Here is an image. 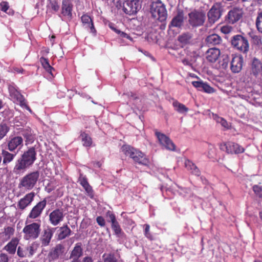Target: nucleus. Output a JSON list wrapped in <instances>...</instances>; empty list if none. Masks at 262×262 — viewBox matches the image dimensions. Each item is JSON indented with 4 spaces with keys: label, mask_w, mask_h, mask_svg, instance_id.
<instances>
[{
    "label": "nucleus",
    "mask_w": 262,
    "mask_h": 262,
    "mask_svg": "<svg viewBox=\"0 0 262 262\" xmlns=\"http://www.w3.org/2000/svg\"><path fill=\"white\" fill-rule=\"evenodd\" d=\"M36 151L34 147L29 148L25 151L21 157L16 161L13 168L15 174H19L26 171L31 166L36 160Z\"/></svg>",
    "instance_id": "nucleus-1"
},
{
    "label": "nucleus",
    "mask_w": 262,
    "mask_h": 262,
    "mask_svg": "<svg viewBox=\"0 0 262 262\" xmlns=\"http://www.w3.org/2000/svg\"><path fill=\"white\" fill-rule=\"evenodd\" d=\"M40 172L38 170L28 173L19 180L18 188L25 192L33 189L39 180Z\"/></svg>",
    "instance_id": "nucleus-2"
},
{
    "label": "nucleus",
    "mask_w": 262,
    "mask_h": 262,
    "mask_svg": "<svg viewBox=\"0 0 262 262\" xmlns=\"http://www.w3.org/2000/svg\"><path fill=\"white\" fill-rule=\"evenodd\" d=\"M121 149L123 154L132 159L135 163L144 166H148L149 164V159L141 151L129 145H123Z\"/></svg>",
    "instance_id": "nucleus-3"
},
{
    "label": "nucleus",
    "mask_w": 262,
    "mask_h": 262,
    "mask_svg": "<svg viewBox=\"0 0 262 262\" xmlns=\"http://www.w3.org/2000/svg\"><path fill=\"white\" fill-rule=\"evenodd\" d=\"M40 221L26 225L23 229L24 238L26 240H34L37 239L40 234Z\"/></svg>",
    "instance_id": "nucleus-4"
},
{
    "label": "nucleus",
    "mask_w": 262,
    "mask_h": 262,
    "mask_svg": "<svg viewBox=\"0 0 262 262\" xmlns=\"http://www.w3.org/2000/svg\"><path fill=\"white\" fill-rule=\"evenodd\" d=\"M150 12L156 21L162 23L160 27L164 25V3L161 0H155L150 5Z\"/></svg>",
    "instance_id": "nucleus-5"
},
{
    "label": "nucleus",
    "mask_w": 262,
    "mask_h": 262,
    "mask_svg": "<svg viewBox=\"0 0 262 262\" xmlns=\"http://www.w3.org/2000/svg\"><path fill=\"white\" fill-rule=\"evenodd\" d=\"M231 45L238 51L243 53H247L249 51V45L246 37L241 35H236L232 37Z\"/></svg>",
    "instance_id": "nucleus-6"
},
{
    "label": "nucleus",
    "mask_w": 262,
    "mask_h": 262,
    "mask_svg": "<svg viewBox=\"0 0 262 262\" xmlns=\"http://www.w3.org/2000/svg\"><path fill=\"white\" fill-rule=\"evenodd\" d=\"M205 19V13L201 11L194 10L188 14V23L192 27L202 26Z\"/></svg>",
    "instance_id": "nucleus-7"
},
{
    "label": "nucleus",
    "mask_w": 262,
    "mask_h": 262,
    "mask_svg": "<svg viewBox=\"0 0 262 262\" xmlns=\"http://www.w3.org/2000/svg\"><path fill=\"white\" fill-rule=\"evenodd\" d=\"M141 8V3L139 0H130L123 2V10L129 15L136 14Z\"/></svg>",
    "instance_id": "nucleus-8"
},
{
    "label": "nucleus",
    "mask_w": 262,
    "mask_h": 262,
    "mask_svg": "<svg viewBox=\"0 0 262 262\" xmlns=\"http://www.w3.org/2000/svg\"><path fill=\"white\" fill-rule=\"evenodd\" d=\"M222 9L221 3H216L213 4L207 13L208 20L210 23L214 24L221 17Z\"/></svg>",
    "instance_id": "nucleus-9"
},
{
    "label": "nucleus",
    "mask_w": 262,
    "mask_h": 262,
    "mask_svg": "<svg viewBox=\"0 0 262 262\" xmlns=\"http://www.w3.org/2000/svg\"><path fill=\"white\" fill-rule=\"evenodd\" d=\"M46 205L47 200L46 198L37 203L36 205L32 208L30 213L28 215L26 222L29 219L34 220L39 217L42 214V212Z\"/></svg>",
    "instance_id": "nucleus-10"
},
{
    "label": "nucleus",
    "mask_w": 262,
    "mask_h": 262,
    "mask_svg": "<svg viewBox=\"0 0 262 262\" xmlns=\"http://www.w3.org/2000/svg\"><path fill=\"white\" fill-rule=\"evenodd\" d=\"M65 247L61 244H57L50 249L48 254V259L50 262L57 260L61 257L64 253Z\"/></svg>",
    "instance_id": "nucleus-11"
},
{
    "label": "nucleus",
    "mask_w": 262,
    "mask_h": 262,
    "mask_svg": "<svg viewBox=\"0 0 262 262\" xmlns=\"http://www.w3.org/2000/svg\"><path fill=\"white\" fill-rule=\"evenodd\" d=\"M23 139L20 136H11L7 141V149L13 152L15 149H20L23 146Z\"/></svg>",
    "instance_id": "nucleus-12"
},
{
    "label": "nucleus",
    "mask_w": 262,
    "mask_h": 262,
    "mask_svg": "<svg viewBox=\"0 0 262 262\" xmlns=\"http://www.w3.org/2000/svg\"><path fill=\"white\" fill-rule=\"evenodd\" d=\"M57 228H47L44 229L40 237L41 246L47 247L49 245L54 232Z\"/></svg>",
    "instance_id": "nucleus-13"
},
{
    "label": "nucleus",
    "mask_w": 262,
    "mask_h": 262,
    "mask_svg": "<svg viewBox=\"0 0 262 262\" xmlns=\"http://www.w3.org/2000/svg\"><path fill=\"white\" fill-rule=\"evenodd\" d=\"M35 196V193L33 191L27 193L18 202L17 204V208L20 210L25 209L33 201Z\"/></svg>",
    "instance_id": "nucleus-14"
},
{
    "label": "nucleus",
    "mask_w": 262,
    "mask_h": 262,
    "mask_svg": "<svg viewBox=\"0 0 262 262\" xmlns=\"http://www.w3.org/2000/svg\"><path fill=\"white\" fill-rule=\"evenodd\" d=\"M50 223L53 226L58 225L63 220L64 215L62 209H56L49 214Z\"/></svg>",
    "instance_id": "nucleus-15"
},
{
    "label": "nucleus",
    "mask_w": 262,
    "mask_h": 262,
    "mask_svg": "<svg viewBox=\"0 0 262 262\" xmlns=\"http://www.w3.org/2000/svg\"><path fill=\"white\" fill-rule=\"evenodd\" d=\"M178 40L183 46L192 45L196 42L193 34L190 32H184L179 35Z\"/></svg>",
    "instance_id": "nucleus-16"
},
{
    "label": "nucleus",
    "mask_w": 262,
    "mask_h": 262,
    "mask_svg": "<svg viewBox=\"0 0 262 262\" xmlns=\"http://www.w3.org/2000/svg\"><path fill=\"white\" fill-rule=\"evenodd\" d=\"M73 5L71 0H62L61 13L70 20L73 17Z\"/></svg>",
    "instance_id": "nucleus-17"
},
{
    "label": "nucleus",
    "mask_w": 262,
    "mask_h": 262,
    "mask_svg": "<svg viewBox=\"0 0 262 262\" xmlns=\"http://www.w3.org/2000/svg\"><path fill=\"white\" fill-rule=\"evenodd\" d=\"M232 58L231 61V70L234 73H239L242 69L243 65V57L242 55H232Z\"/></svg>",
    "instance_id": "nucleus-18"
},
{
    "label": "nucleus",
    "mask_w": 262,
    "mask_h": 262,
    "mask_svg": "<svg viewBox=\"0 0 262 262\" xmlns=\"http://www.w3.org/2000/svg\"><path fill=\"white\" fill-rule=\"evenodd\" d=\"M78 182L82 186L85 190L86 194L91 199L94 198V192L92 187L90 185L88 182V179L85 176H83L80 173L78 178Z\"/></svg>",
    "instance_id": "nucleus-19"
},
{
    "label": "nucleus",
    "mask_w": 262,
    "mask_h": 262,
    "mask_svg": "<svg viewBox=\"0 0 262 262\" xmlns=\"http://www.w3.org/2000/svg\"><path fill=\"white\" fill-rule=\"evenodd\" d=\"M20 239L17 237H12L11 240L3 247V249L10 255H14L19 245Z\"/></svg>",
    "instance_id": "nucleus-20"
},
{
    "label": "nucleus",
    "mask_w": 262,
    "mask_h": 262,
    "mask_svg": "<svg viewBox=\"0 0 262 262\" xmlns=\"http://www.w3.org/2000/svg\"><path fill=\"white\" fill-rule=\"evenodd\" d=\"M224 146L226 148V150L228 154H238L243 153L245 151V149L239 144L232 142H228L224 144Z\"/></svg>",
    "instance_id": "nucleus-21"
},
{
    "label": "nucleus",
    "mask_w": 262,
    "mask_h": 262,
    "mask_svg": "<svg viewBox=\"0 0 262 262\" xmlns=\"http://www.w3.org/2000/svg\"><path fill=\"white\" fill-rule=\"evenodd\" d=\"M242 14L241 11L236 8H234L228 13L226 17V21L229 24H233L241 18Z\"/></svg>",
    "instance_id": "nucleus-22"
},
{
    "label": "nucleus",
    "mask_w": 262,
    "mask_h": 262,
    "mask_svg": "<svg viewBox=\"0 0 262 262\" xmlns=\"http://www.w3.org/2000/svg\"><path fill=\"white\" fill-rule=\"evenodd\" d=\"M81 20L83 26L85 29H90V32L94 35H96L97 31L95 28L93 20L91 17L88 14H83L81 17Z\"/></svg>",
    "instance_id": "nucleus-23"
},
{
    "label": "nucleus",
    "mask_w": 262,
    "mask_h": 262,
    "mask_svg": "<svg viewBox=\"0 0 262 262\" xmlns=\"http://www.w3.org/2000/svg\"><path fill=\"white\" fill-rule=\"evenodd\" d=\"M184 13L182 11H179L176 16H174L170 23L169 26L170 29L168 30V33H170L171 31V28L178 27L180 28L183 25L184 23Z\"/></svg>",
    "instance_id": "nucleus-24"
},
{
    "label": "nucleus",
    "mask_w": 262,
    "mask_h": 262,
    "mask_svg": "<svg viewBox=\"0 0 262 262\" xmlns=\"http://www.w3.org/2000/svg\"><path fill=\"white\" fill-rule=\"evenodd\" d=\"M251 74L257 77L262 75V60H260L254 58L252 60L251 68Z\"/></svg>",
    "instance_id": "nucleus-25"
},
{
    "label": "nucleus",
    "mask_w": 262,
    "mask_h": 262,
    "mask_svg": "<svg viewBox=\"0 0 262 262\" xmlns=\"http://www.w3.org/2000/svg\"><path fill=\"white\" fill-rule=\"evenodd\" d=\"M220 50L216 48L209 49L206 52V59L210 62H215L220 55Z\"/></svg>",
    "instance_id": "nucleus-26"
},
{
    "label": "nucleus",
    "mask_w": 262,
    "mask_h": 262,
    "mask_svg": "<svg viewBox=\"0 0 262 262\" xmlns=\"http://www.w3.org/2000/svg\"><path fill=\"white\" fill-rule=\"evenodd\" d=\"M82 244L77 243L75 244L73 249L71 251L70 254V259H79L83 255V249L82 248Z\"/></svg>",
    "instance_id": "nucleus-27"
},
{
    "label": "nucleus",
    "mask_w": 262,
    "mask_h": 262,
    "mask_svg": "<svg viewBox=\"0 0 262 262\" xmlns=\"http://www.w3.org/2000/svg\"><path fill=\"white\" fill-rule=\"evenodd\" d=\"M14 232L15 229L13 227L11 226L4 227L3 231L0 233L3 242H5L10 239L11 237L13 236Z\"/></svg>",
    "instance_id": "nucleus-28"
},
{
    "label": "nucleus",
    "mask_w": 262,
    "mask_h": 262,
    "mask_svg": "<svg viewBox=\"0 0 262 262\" xmlns=\"http://www.w3.org/2000/svg\"><path fill=\"white\" fill-rule=\"evenodd\" d=\"M58 232L57 239L62 240L69 237L71 235L72 231L67 225H64L59 228Z\"/></svg>",
    "instance_id": "nucleus-29"
},
{
    "label": "nucleus",
    "mask_w": 262,
    "mask_h": 262,
    "mask_svg": "<svg viewBox=\"0 0 262 262\" xmlns=\"http://www.w3.org/2000/svg\"><path fill=\"white\" fill-rule=\"evenodd\" d=\"M222 41V38L216 34H211L205 39V42L208 46L219 45L221 43Z\"/></svg>",
    "instance_id": "nucleus-30"
},
{
    "label": "nucleus",
    "mask_w": 262,
    "mask_h": 262,
    "mask_svg": "<svg viewBox=\"0 0 262 262\" xmlns=\"http://www.w3.org/2000/svg\"><path fill=\"white\" fill-rule=\"evenodd\" d=\"M80 138L83 146L90 147L92 145L93 140L92 138L85 132H81Z\"/></svg>",
    "instance_id": "nucleus-31"
},
{
    "label": "nucleus",
    "mask_w": 262,
    "mask_h": 262,
    "mask_svg": "<svg viewBox=\"0 0 262 262\" xmlns=\"http://www.w3.org/2000/svg\"><path fill=\"white\" fill-rule=\"evenodd\" d=\"M2 156L3 159V164L4 165H7L8 163L12 162L14 159L16 154L10 153L8 151L3 149L2 150Z\"/></svg>",
    "instance_id": "nucleus-32"
},
{
    "label": "nucleus",
    "mask_w": 262,
    "mask_h": 262,
    "mask_svg": "<svg viewBox=\"0 0 262 262\" xmlns=\"http://www.w3.org/2000/svg\"><path fill=\"white\" fill-rule=\"evenodd\" d=\"M185 165L186 168L189 170L195 176L200 175V171L196 165L189 160H186L185 161Z\"/></svg>",
    "instance_id": "nucleus-33"
},
{
    "label": "nucleus",
    "mask_w": 262,
    "mask_h": 262,
    "mask_svg": "<svg viewBox=\"0 0 262 262\" xmlns=\"http://www.w3.org/2000/svg\"><path fill=\"white\" fill-rule=\"evenodd\" d=\"M39 62L46 71L53 76L52 71H54V69L50 64L49 59L44 57H41L39 59Z\"/></svg>",
    "instance_id": "nucleus-34"
},
{
    "label": "nucleus",
    "mask_w": 262,
    "mask_h": 262,
    "mask_svg": "<svg viewBox=\"0 0 262 262\" xmlns=\"http://www.w3.org/2000/svg\"><path fill=\"white\" fill-rule=\"evenodd\" d=\"M111 227L115 234L119 237L123 236L125 234L117 221L111 224Z\"/></svg>",
    "instance_id": "nucleus-35"
},
{
    "label": "nucleus",
    "mask_w": 262,
    "mask_h": 262,
    "mask_svg": "<svg viewBox=\"0 0 262 262\" xmlns=\"http://www.w3.org/2000/svg\"><path fill=\"white\" fill-rule=\"evenodd\" d=\"M173 106L176 111L181 114L186 113L188 111V108L183 104L175 101L173 102Z\"/></svg>",
    "instance_id": "nucleus-36"
},
{
    "label": "nucleus",
    "mask_w": 262,
    "mask_h": 262,
    "mask_svg": "<svg viewBox=\"0 0 262 262\" xmlns=\"http://www.w3.org/2000/svg\"><path fill=\"white\" fill-rule=\"evenodd\" d=\"M165 148L170 151H176V146L173 141L165 135Z\"/></svg>",
    "instance_id": "nucleus-37"
},
{
    "label": "nucleus",
    "mask_w": 262,
    "mask_h": 262,
    "mask_svg": "<svg viewBox=\"0 0 262 262\" xmlns=\"http://www.w3.org/2000/svg\"><path fill=\"white\" fill-rule=\"evenodd\" d=\"M48 4L47 6V10H51L55 12H57L59 9V5L56 0H48Z\"/></svg>",
    "instance_id": "nucleus-38"
},
{
    "label": "nucleus",
    "mask_w": 262,
    "mask_h": 262,
    "mask_svg": "<svg viewBox=\"0 0 262 262\" xmlns=\"http://www.w3.org/2000/svg\"><path fill=\"white\" fill-rule=\"evenodd\" d=\"M15 100L19 103V104L21 107H25L30 113L32 112L31 109L27 104V100L22 94H21Z\"/></svg>",
    "instance_id": "nucleus-39"
},
{
    "label": "nucleus",
    "mask_w": 262,
    "mask_h": 262,
    "mask_svg": "<svg viewBox=\"0 0 262 262\" xmlns=\"http://www.w3.org/2000/svg\"><path fill=\"white\" fill-rule=\"evenodd\" d=\"M15 100L19 103V104L21 107H25L30 113L32 112L31 109L27 104V100L22 94H21Z\"/></svg>",
    "instance_id": "nucleus-40"
},
{
    "label": "nucleus",
    "mask_w": 262,
    "mask_h": 262,
    "mask_svg": "<svg viewBox=\"0 0 262 262\" xmlns=\"http://www.w3.org/2000/svg\"><path fill=\"white\" fill-rule=\"evenodd\" d=\"M9 127L6 123H1L0 124V139H3L6 136L9 131Z\"/></svg>",
    "instance_id": "nucleus-41"
},
{
    "label": "nucleus",
    "mask_w": 262,
    "mask_h": 262,
    "mask_svg": "<svg viewBox=\"0 0 262 262\" xmlns=\"http://www.w3.org/2000/svg\"><path fill=\"white\" fill-rule=\"evenodd\" d=\"M255 25L257 30L262 33V11L259 12L257 13L255 20Z\"/></svg>",
    "instance_id": "nucleus-42"
},
{
    "label": "nucleus",
    "mask_w": 262,
    "mask_h": 262,
    "mask_svg": "<svg viewBox=\"0 0 262 262\" xmlns=\"http://www.w3.org/2000/svg\"><path fill=\"white\" fill-rule=\"evenodd\" d=\"M103 262H118L114 254L110 253L108 254H104L102 256Z\"/></svg>",
    "instance_id": "nucleus-43"
},
{
    "label": "nucleus",
    "mask_w": 262,
    "mask_h": 262,
    "mask_svg": "<svg viewBox=\"0 0 262 262\" xmlns=\"http://www.w3.org/2000/svg\"><path fill=\"white\" fill-rule=\"evenodd\" d=\"M9 91L10 96L15 100L21 94L14 86L11 85L9 86Z\"/></svg>",
    "instance_id": "nucleus-44"
},
{
    "label": "nucleus",
    "mask_w": 262,
    "mask_h": 262,
    "mask_svg": "<svg viewBox=\"0 0 262 262\" xmlns=\"http://www.w3.org/2000/svg\"><path fill=\"white\" fill-rule=\"evenodd\" d=\"M252 43L257 46H260L262 45L261 37L260 35H257L254 34L250 35Z\"/></svg>",
    "instance_id": "nucleus-45"
},
{
    "label": "nucleus",
    "mask_w": 262,
    "mask_h": 262,
    "mask_svg": "<svg viewBox=\"0 0 262 262\" xmlns=\"http://www.w3.org/2000/svg\"><path fill=\"white\" fill-rule=\"evenodd\" d=\"M155 136L159 142L162 145L164 146L163 141H164V134L159 132L157 129H154Z\"/></svg>",
    "instance_id": "nucleus-46"
},
{
    "label": "nucleus",
    "mask_w": 262,
    "mask_h": 262,
    "mask_svg": "<svg viewBox=\"0 0 262 262\" xmlns=\"http://www.w3.org/2000/svg\"><path fill=\"white\" fill-rule=\"evenodd\" d=\"M21 135L26 139V141L31 140L32 137V133L30 129L23 130Z\"/></svg>",
    "instance_id": "nucleus-47"
},
{
    "label": "nucleus",
    "mask_w": 262,
    "mask_h": 262,
    "mask_svg": "<svg viewBox=\"0 0 262 262\" xmlns=\"http://www.w3.org/2000/svg\"><path fill=\"white\" fill-rule=\"evenodd\" d=\"M17 255L20 258H24L26 256L25 250L21 246H18L16 249Z\"/></svg>",
    "instance_id": "nucleus-48"
},
{
    "label": "nucleus",
    "mask_w": 262,
    "mask_h": 262,
    "mask_svg": "<svg viewBox=\"0 0 262 262\" xmlns=\"http://www.w3.org/2000/svg\"><path fill=\"white\" fill-rule=\"evenodd\" d=\"M253 190L258 197L262 198V187L258 185H254L253 187Z\"/></svg>",
    "instance_id": "nucleus-49"
},
{
    "label": "nucleus",
    "mask_w": 262,
    "mask_h": 262,
    "mask_svg": "<svg viewBox=\"0 0 262 262\" xmlns=\"http://www.w3.org/2000/svg\"><path fill=\"white\" fill-rule=\"evenodd\" d=\"M202 91H204L207 93H212L214 92V89L206 82H204Z\"/></svg>",
    "instance_id": "nucleus-50"
},
{
    "label": "nucleus",
    "mask_w": 262,
    "mask_h": 262,
    "mask_svg": "<svg viewBox=\"0 0 262 262\" xmlns=\"http://www.w3.org/2000/svg\"><path fill=\"white\" fill-rule=\"evenodd\" d=\"M144 229V235L145 236L150 240H152L153 238L152 234L149 232L150 226L148 224H145Z\"/></svg>",
    "instance_id": "nucleus-51"
},
{
    "label": "nucleus",
    "mask_w": 262,
    "mask_h": 262,
    "mask_svg": "<svg viewBox=\"0 0 262 262\" xmlns=\"http://www.w3.org/2000/svg\"><path fill=\"white\" fill-rule=\"evenodd\" d=\"M110 27L113 30H114L115 32H116L117 33H118V34L120 35V36L121 37H123V38H130V37L129 36V35L128 34H127L126 33L123 32H121V31L120 30H118V29H116L115 28L112 27L111 26V25H109Z\"/></svg>",
    "instance_id": "nucleus-52"
},
{
    "label": "nucleus",
    "mask_w": 262,
    "mask_h": 262,
    "mask_svg": "<svg viewBox=\"0 0 262 262\" xmlns=\"http://www.w3.org/2000/svg\"><path fill=\"white\" fill-rule=\"evenodd\" d=\"M204 82L202 80L194 81L192 82V85L199 91H202V86Z\"/></svg>",
    "instance_id": "nucleus-53"
},
{
    "label": "nucleus",
    "mask_w": 262,
    "mask_h": 262,
    "mask_svg": "<svg viewBox=\"0 0 262 262\" xmlns=\"http://www.w3.org/2000/svg\"><path fill=\"white\" fill-rule=\"evenodd\" d=\"M9 8V5L7 2L3 1L0 3V9L2 11L6 13Z\"/></svg>",
    "instance_id": "nucleus-54"
},
{
    "label": "nucleus",
    "mask_w": 262,
    "mask_h": 262,
    "mask_svg": "<svg viewBox=\"0 0 262 262\" xmlns=\"http://www.w3.org/2000/svg\"><path fill=\"white\" fill-rule=\"evenodd\" d=\"M71 262H93V259L92 257L87 256L83 257L82 261L80 259H77L71 260Z\"/></svg>",
    "instance_id": "nucleus-55"
},
{
    "label": "nucleus",
    "mask_w": 262,
    "mask_h": 262,
    "mask_svg": "<svg viewBox=\"0 0 262 262\" xmlns=\"http://www.w3.org/2000/svg\"><path fill=\"white\" fill-rule=\"evenodd\" d=\"M232 30V27L228 25H225L221 27V31L224 34H228Z\"/></svg>",
    "instance_id": "nucleus-56"
},
{
    "label": "nucleus",
    "mask_w": 262,
    "mask_h": 262,
    "mask_svg": "<svg viewBox=\"0 0 262 262\" xmlns=\"http://www.w3.org/2000/svg\"><path fill=\"white\" fill-rule=\"evenodd\" d=\"M106 216L110 219L111 224L117 221L115 215L111 211H108L106 213Z\"/></svg>",
    "instance_id": "nucleus-57"
},
{
    "label": "nucleus",
    "mask_w": 262,
    "mask_h": 262,
    "mask_svg": "<svg viewBox=\"0 0 262 262\" xmlns=\"http://www.w3.org/2000/svg\"><path fill=\"white\" fill-rule=\"evenodd\" d=\"M216 121L221 123V124L225 128H228L229 126L227 122L223 118L217 117L216 119Z\"/></svg>",
    "instance_id": "nucleus-58"
},
{
    "label": "nucleus",
    "mask_w": 262,
    "mask_h": 262,
    "mask_svg": "<svg viewBox=\"0 0 262 262\" xmlns=\"http://www.w3.org/2000/svg\"><path fill=\"white\" fill-rule=\"evenodd\" d=\"M9 258L7 254L5 253H0V262H8Z\"/></svg>",
    "instance_id": "nucleus-59"
},
{
    "label": "nucleus",
    "mask_w": 262,
    "mask_h": 262,
    "mask_svg": "<svg viewBox=\"0 0 262 262\" xmlns=\"http://www.w3.org/2000/svg\"><path fill=\"white\" fill-rule=\"evenodd\" d=\"M96 222L101 227H104L105 225V222L104 218L101 216H97L96 218Z\"/></svg>",
    "instance_id": "nucleus-60"
},
{
    "label": "nucleus",
    "mask_w": 262,
    "mask_h": 262,
    "mask_svg": "<svg viewBox=\"0 0 262 262\" xmlns=\"http://www.w3.org/2000/svg\"><path fill=\"white\" fill-rule=\"evenodd\" d=\"M154 37L155 38V41H154L156 43L159 44L160 45V43H161V42L160 39L159 38H157L156 35H154V34L151 35V38L152 39V38H154Z\"/></svg>",
    "instance_id": "nucleus-61"
},
{
    "label": "nucleus",
    "mask_w": 262,
    "mask_h": 262,
    "mask_svg": "<svg viewBox=\"0 0 262 262\" xmlns=\"http://www.w3.org/2000/svg\"><path fill=\"white\" fill-rule=\"evenodd\" d=\"M14 71L18 73H24L25 70L21 67L14 68Z\"/></svg>",
    "instance_id": "nucleus-62"
},
{
    "label": "nucleus",
    "mask_w": 262,
    "mask_h": 262,
    "mask_svg": "<svg viewBox=\"0 0 262 262\" xmlns=\"http://www.w3.org/2000/svg\"><path fill=\"white\" fill-rule=\"evenodd\" d=\"M128 97L133 98V99H136L137 97L136 95L132 92L128 93L126 94Z\"/></svg>",
    "instance_id": "nucleus-63"
},
{
    "label": "nucleus",
    "mask_w": 262,
    "mask_h": 262,
    "mask_svg": "<svg viewBox=\"0 0 262 262\" xmlns=\"http://www.w3.org/2000/svg\"><path fill=\"white\" fill-rule=\"evenodd\" d=\"M28 250L29 251L30 255L32 256L34 253V247L33 246H30L28 248Z\"/></svg>",
    "instance_id": "nucleus-64"
}]
</instances>
